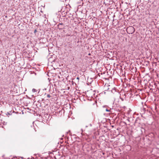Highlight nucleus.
<instances>
[{"instance_id": "obj_9", "label": "nucleus", "mask_w": 159, "mask_h": 159, "mask_svg": "<svg viewBox=\"0 0 159 159\" xmlns=\"http://www.w3.org/2000/svg\"><path fill=\"white\" fill-rule=\"evenodd\" d=\"M77 79H79V78H78V77H77Z\"/></svg>"}, {"instance_id": "obj_3", "label": "nucleus", "mask_w": 159, "mask_h": 159, "mask_svg": "<svg viewBox=\"0 0 159 159\" xmlns=\"http://www.w3.org/2000/svg\"><path fill=\"white\" fill-rule=\"evenodd\" d=\"M7 123L2 120V125H6Z\"/></svg>"}, {"instance_id": "obj_8", "label": "nucleus", "mask_w": 159, "mask_h": 159, "mask_svg": "<svg viewBox=\"0 0 159 159\" xmlns=\"http://www.w3.org/2000/svg\"><path fill=\"white\" fill-rule=\"evenodd\" d=\"M81 131H82V133H81V134H82V132H83V129H81Z\"/></svg>"}, {"instance_id": "obj_10", "label": "nucleus", "mask_w": 159, "mask_h": 159, "mask_svg": "<svg viewBox=\"0 0 159 159\" xmlns=\"http://www.w3.org/2000/svg\"><path fill=\"white\" fill-rule=\"evenodd\" d=\"M27 109H29V108H27Z\"/></svg>"}, {"instance_id": "obj_7", "label": "nucleus", "mask_w": 159, "mask_h": 159, "mask_svg": "<svg viewBox=\"0 0 159 159\" xmlns=\"http://www.w3.org/2000/svg\"><path fill=\"white\" fill-rule=\"evenodd\" d=\"M62 24H61V23H60L59 24V25H58V26H59V25H62Z\"/></svg>"}, {"instance_id": "obj_11", "label": "nucleus", "mask_w": 159, "mask_h": 159, "mask_svg": "<svg viewBox=\"0 0 159 159\" xmlns=\"http://www.w3.org/2000/svg\"><path fill=\"white\" fill-rule=\"evenodd\" d=\"M36 30H35V32H36Z\"/></svg>"}, {"instance_id": "obj_6", "label": "nucleus", "mask_w": 159, "mask_h": 159, "mask_svg": "<svg viewBox=\"0 0 159 159\" xmlns=\"http://www.w3.org/2000/svg\"><path fill=\"white\" fill-rule=\"evenodd\" d=\"M106 111H107V112H109V111H110V110H109V109H106Z\"/></svg>"}, {"instance_id": "obj_2", "label": "nucleus", "mask_w": 159, "mask_h": 159, "mask_svg": "<svg viewBox=\"0 0 159 159\" xmlns=\"http://www.w3.org/2000/svg\"><path fill=\"white\" fill-rule=\"evenodd\" d=\"M0 126L1 127H3V126H2V120H0Z\"/></svg>"}, {"instance_id": "obj_1", "label": "nucleus", "mask_w": 159, "mask_h": 159, "mask_svg": "<svg viewBox=\"0 0 159 159\" xmlns=\"http://www.w3.org/2000/svg\"><path fill=\"white\" fill-rule=\"evenodd\" d=\"M128 29H130V30H131L133 31V32H134V27H132V26L129 27V28H128L127 29V30Z\"/></svg>"}, {"instance_id": "obj_4", "label": "nucleus", "mask_w": 159, "mask_h": 159, "mask_svg": "<svg viewBox=\"0 0 159 159\" xmlns=\"http://www.w3.org/2000/svg\"><path fill=\"white\" fill-rule=\"evenodd\" d=\"M32 92H36V90L34 89H32Z\"/></svg>"}, {"instance_id": "obj_5", "label": "nucleus", "mask_w": 159, "mask_h": 159, "mask_svg": "<svg viewBox=\"0 0 159 159\" xmlns=\"http://www.w3.org/2000/svg\"><path fill=\"white\" fill-rule=\"evenodd\" d=\"M51 97V96H50V94H48L47 95V97L48 98H50Z\"/></svg>"}]
</instances>
